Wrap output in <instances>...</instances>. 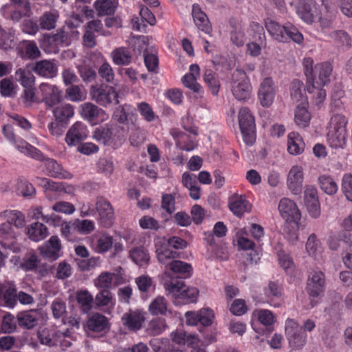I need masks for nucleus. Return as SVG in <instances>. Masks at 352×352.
<instances>
[{
  "label": "nucleus",
  "mask_w": 352,
  "mask_h": 352,
  "mask_svg": "<svg viewBox=\"0 0 352 352\" xmlns=\"http://www.w3.org/2000/svg\"><path fill=\"white\" fill-rule=\"evenodd\" d=\"M297 14L302 21L307 23H312L314 21L311 8L309 4L303 3L299 5L297 8Z\"/></svg>",
  "instance_id": "nucleus-51"
},
{
  "label": "nucleus",
  "mask_w": 352,
  "mask_h": 352,
  "mask_svg": "<svg viewBox=\"0 0 352 352\" xmlns=\"http://www.w3.org/2000/svg\"><path fill=\"white\" fill-rule=\"evenodd\" d=\"M88 135L85 125L80 122L74 124L66 134L65 142L69 146H76L85 140Z\"/></svg>",
  "instance_id": "nucleus-14"
},
{
  "label": "nucleus",
  "mask_w": 352,
  "mask_h": 352,
  "mask_svg": "<svg viewBox=\"0 0 352 352\" xmlns=\"http://www.w3.org/2000/svg\"><path fill=\"white\" fill-rule=\"evenodd\" d=\"M278 263L287 274H292L294 269V263L292 257L283 251L278 252Z\"/></svg>",
  "instance_id": "nucleus-46"
},
{
  "label": "nucleus",
  "mask_w": 352,
  "mask_h": 352,
  "mask_svg": "<svg viewBox=\"0 0 352 352\" xmlns=\"http://www.w3.org/2000/svg\"><path fill=\"white\" fill-rule=\"evenodd\" d=\"M283 39L280 43H289L293 41L297 44H302L304 41L302 34L298 29L290 22L284 23Z\"/></svg>",
  "instance_id": "nucleus-19"
},
{
  "label": "nucleus",
  "mask_w": 352,
  "mask_h": 352,
  "mask_svg": "<svg viewBox=\"0 0 352 352\" xmlns=\"http://www.w3.org/2000/svg\"><path fill=\"white\" fill-rule=\"evenodd\" d=\"M113 63L118 65H128L131 62V55L124 47H118L112 52Z\"/></svg>",
  "instance_id": "nucleus-42"
},
{
  "label": "nucleus",
  "mask_w": 352,
  "mask_h": 352,
  "mask_svg": "<svg viewBox=\"0 0 352 352\" xmlns=\"http://www.w3.org/2000/svg\"><path fill=\"white\" fill-rule=\"evenodd\" d=\"M276 85L271 77L265 78L260 83L258 90V99L262 107H270L276 96Z\"/></svg>",
  "instance_id": "nucleus-8"
},
{
  "label": "nucleus",
  "mask_w": 352,
  "mask_h": 352,
  "mask_svg": "<svg viewBox=\"0 0 352 352\" xmlns=\"http://www.w3.org/2000/svg\"><path fill=\"white\" fill-rule=\"evenodd\" d=\"M76 300L81 305L84 312L87 313L91 309L94 298L88 291H78L76 293Z\"/></svg>",
  "instance_id": "nucleus-40"
},
{
  "label": "nucleus",
  "mask_w": 352,
  "mask_h": 352,
  "mask_svg": "<svg viewBox=\"0 0 352 352\" xmlns=\"http://www.w3.org/2000/svg\"><path fill=\"white\" fill-rule=\"evenodd\" d=\"M16 289L14 287H10L5 289L3 296L6 305L9 307H14L17 300Z\"/></svg>",
  "instance_id": "nucleus-59"
},
{
  "label": "nucleus",
  "mask_w": 352,
  "mask_h": 352,
  "mask_svg": "<svg viewBox=\"0 0 352 352\" xmlns=\"http://www.w3.org/2000/svg\"><path fill=\"white\" fill-rule=\"evenodd\" d=\"M72 274V267L66 261H62L58 263L56 270V278L64 280L69 278Z\"/></svg>",
  "instance_id": "nucleus-63"
},
{
  "label": "nucleus",
  "mask_w": 352,
  "mask_h": 352,
  "mask_svg": "<svg viewBox=\"0 0 352 352\" xmlns=\"http://www.w3.org/2000/svg\"><path fill=\"white\" fill-rule=\"evenodd\" d=\"M192 16L197 28L206 34H210L212 28L206 14L198 3L192 5Z\"/></svg>",
  "instance_id": "nucleus-15"
},
{
  "label": "nucleus",
  "mask_w": 352,
  "mask_h": 352,
  "mask_svg": "<svg viewBox=\"0 0 352 352\" xmlns=\"http://www.w3.org/2000/svg\"><path fill=\"white\" fill-rule=\"evenodd\" d=\"M130 256L136 264L139 265H142V263H146L148 261L147 253L143 249L139 248L130 251Z\"/></svg>",
  "instance_id": "nucleus-60"
},
{
  "label": "nucleus",
  "mask_w": 352,
  "mask_h": 352,
  "mask_svg": "<svg viewBox=\"0 0 352 352\" xmlns=\"http://www.w3.org/2000/svg\"><path fill=\"white\" fill-rule=\"evenodd\" d=\"M0 94L3 97H13L15 95L13 82L10 78H4L0 81Z\"/></svg>",
  "instance_id": "nucleus-54"
},
{
  "label": "nucleus",
  "mask_w": 352,
  "mask_h": 352,
  "mask_svg": "<svg viewBox=\"0 0 352 352\" xmlns=\"http://www.w3.org/2000/svg\"><path fill=\"white\" fill-rule=\"evenodd\" d=\"M168 214L171 215L175 210V198L172 194H164L162 197V205Z\"/></svg>",
  "instance_id": "nucleus-53"
},
{
  "label": "nucleus",
  "mask_w": 352,
  "mask_h": 352,
  "mask_svg": "<svg viewBox=\"0 0 352 352\" xmlns=\"http://www.w3.org/2000/svg\"><path fill=\"white\" fill-rule=\"evenodd\" d=\"M56 16L52 13H46L40 19V25L42 29L52 30L56 26Z\"/></svg>",
  "instance_id": "nucleus-62"
},
{
  "label": "nucleus",
  "mask_w": 352,
  "mask_h": 352,
  "mask_svg": "<svg viewBox=\"0 0 352 352\" xmlns=\"http://www.w3.org/2000/svg\"><path fill=\"white\" fill-rule=\"evenodd\" d=\"M38 263V258L34 254L25 256L21 263V267L25 272L35 271Z\"/></svg>",
  "instance_id": "nucleus-58"
},
{
  "label": "nucleus",
  "mask_w": 352,
  "mask_h": 352,
  "mask_svg": "<svg viewBox=\"0 0 352 352\" xmlns=\"http://www.w3.org/2000/svg\"><path fill=\"white\" fill-rule=\"evenodd\" d=\"M250 203L243 196H237L229 202V209L238 217H241L245 212L251 211Z\"/></svg>",
  "instance_id": "nucleus-23"
},
{
  "label": "nucleus",
  "mask_w": 352,
  "mask_h": 352,
  "mask_svg": "<svg viewBox=\"0 0 352 352\" xmlns=\"http://www.w3.org/2000/svg\"><path fill=\"white\" fill-rule=\"evenodd\" d=\"M305 148V143L301 135L296 132H291L287 135V151L294 155L302 153Z\"/></svg>",
  "instance_id": "nucleus-26"
},
{
  "label": "nucleus",
  "mask_w": 352,
  "mask_h": 352,
  "mask_svg": "<svg viewBox=\"0 0 352 352\" xmlns=\"http://www.w3.org/2000/svg\"><path fill=\"white\" fill-rule=\"evenodd\" d=\"M108 318L104 315L96 313L89 318L87 321V328L93 332H101L109 327Z\"/></svg>",
  "instance_id": "nucleus-24"
},
{
  "label": "nucleus",
  "mask_w": 352,
  "mask_h": 352,
  "mask_svg": "<svg viewBox=\"0 0 352 352\" xmlns=\"http://www.w3.org/2000/svg\"><path fill=\"white\" fill-rule=\"evenodd\" d=\"M290 96L294 101L300 102V103L308 102L305 95V85L303 82L298 79L292 80L290 87Z\"/></svg>",
  "instance_id": "nucleus-31"
},
{
  "label": "nucleus",
  "mask_w": 352,
  "mask_h": 352,
  "mask_svg": "<svg viewBox=\"0 0 352 352\" xmlns=\"http://www.w3.org/2000/svg\"><path fill=\"white\" fill-rule=\"evenodd\" d=\"M302 66L304 74L306 76L307 79V91L309 93H311L313 89L316 87L315 85V77L314 75V72L315 69H314V60L311 57H306L303 58L302 60Z\"/></svg>",
  "instance_id": "nucleus-29"
},
{
  "label": "nucleus",
  "mask_w": 352,
  "mask_h": 352,
  "mask_svg": "<svg viewBox=\"0 0 352 352\" xmlns=\"http://www.w3.org/2000/svg\"><path fill=\"white\" fill-rule=\"evenodd\" d=\"M25 56L29 59H36L41 56L36 43L34 41H29L25 47Z\"/></svg>",
  "instance_id": "nucleus-64"
},
{
  "label": "nucleus",
  "mask_w": 352,
  "mask_h": 352,
  "mask_svg": "<svg viewBox=\"0 0 352 352\" xmlns=\"http://www.w3.org/2000/svg\"><path fill=\"white\" fill-rule=\"evenodd\" d=\"M347 123L348 121L344 116L340 113L334 114L331 118L329 129L347 131L346 129Z\"/></svg>",
  "instance_id": "nucleus-48"
},
{
  "label": "nucleus",
  "mask_w": 352,
  "mask_h": 352,
  "mask_svg": "<svg viewBox=\"0 0 352 352\" xmlns=\"http://www.w3.org/2000/svg\"><path fill=\"white\" fill-rule=\"evenodd\" d=\"M182 82L183 85L192 91L196 94L195 96L196 98H203L204 89L197 82V78L192 74H185L182 78Z\"/></svg>",
  "instance_id": "nucleus-35"
},
{
  "label": "nucleus",
  "mask_w": 352,
  "mask_h": 352,
  "mask_svg": "<svg viewBox=\"0 0 352 352\" xmlns=\"http://www.w3.org/2000/svg\"><path fill=\"white\" fill-rule=\"evenodd\" d=\"M347 131L329 129L327 135L329 146L335 149L344 148L346 145Z\"/></svg>",
  "instance_id": "nucleus-21"
},
{
  "label": "nucleus",
  "mask_w": 352,
  "mask_h": 352,
  "mask_svg": "<svg viewBox=\"0 0 352 352\" xmlns=\"http://www.w3.org/2000/svg\"><path fill=\"white\" fill-rule=\"evenodd\" d=\"M53 114L56 121L68 124L74 114V107L69 104H60L53 109Z\"/></svg>",
  "instance_id": "nucleus-28"
},
{
  "label": "nucleus",
  "mask_w": 352,
  "mask_h": 352,
  "mask_svg": "<svg viewBox=\"0 0 352 352\" xmlns=\"http://www.w3.org/2000/svg\"><path fill=\"white\" fill-rule=\"evenodd\" d=\"M265 27L269 34L278 42H280L283 39V32L284 24L272 20V19L267 18L265 19Z\"/></svg>",
  "instance_id": "nucleus-33"
},
{
  "label": "nucleus",
  "mask_w": 352,
  "mask_h": 352,
  "mask_svg": "<svg viewBox=\"0 0 352 352\" xmlns=\"http://www.w3.org/2000/svg\"><path fill=\"white\" fill-rule=\"evenodd\" d=\"M28 237L34 241H38L46 238L49 233L47 228L42 223L36 222L30 226L27 229Z\"/></svg>",
  "instance_id": "nucleus-30"
},
{
  "label": "nucleus",
  "mask_w": 352,
  "mask_h": 352,
  "mask_svg": "<svg viewBox=\"0 0 352 352\" xmlns=\"http://www.w3.org/2000/svg\"><path fill=\"white\" fill-rule=\"evenodd\" d=\"M318 183L321 190L329 195H335L338 186L334 179L328 175H322L318 177Z\"/></svg>",
  "instance_id": "nucleus-34"
},
{
  "label": "nucleus",
  "mask_w": 352,
  "mask_h": 352,
  "mask_svg": "<svg viewBox=\"0 0 352 352\" xmlns=\"http://www.w3.org/2000/svg\"><path fill=\"white\" fill-rule=\"evenodd\" d=\"M238 120L244 142L249 146L253 145L256 140V131L255 119L250 109L247 107L241 108Z\"/></svg>",
  "instance_id": "nucleus-6"
},
{
  "label": "nucleus",
  "mask_w": 352,
  "mask_h": 352,
  "mask_svg": "<svg viewBox=\"0 0 352 352\" xmlns=\"http://www.w3.org/2000/svg\"><path fill=\"white\" fill-rule=\"evenodd\" d=\"M90 94L91 98L101 105L106 106L113 100L116 101V104L119 103L118 100V94L111 86H92Z\"/></svg>",
  "instance_id": "nucleus-9"
},
{
  "label": "nucleus",
  "mask_w": 352,
  "mask_h": 352,
  "mask_svg": "<svg viewBox=\"0 0 352 352\" xmlns=\"http://www.w3.org/2000/svg\"><path fill=\"white\" fill-rule=\"evenodd\" d=\"M146 313L139 309L131 310L124 313L122 316V324L131 331H138L142 327Z\"/></svg>",
  "instance_id": "nucleus-13"
},
{
  "label": "nucleus",
  "mask_w": 352,
  "mask_h": 352,
  "mask_svg": "<svg viewBox=\"0 0 352 352\" xmlns=\"http://www.w3.org/2000/svg\"><path fill=\"white\" fill-rule=\"evenodd\" d=\"M96 208L101 224L105 228L111 227L113 223L114 211L110 202L102 197H98Z\"/></svg>",
  "instance_id": "nucleus-12"
},
{
  "label": "nucleus",
  "mask_w": 352,
  "mask_h": 352,
  "mask_svg": "<svg viewBox=\"0 0 352 352\" xmlns=\"http://www.w3.org/2000/svg\"><path fill=\"white\" fill-rule=\"evenodd\" d=\"M94 8L98 16L110 15L114 13L116 6L111 0H97Z\"/></svg>",
  "instance_id": "nucleus-41"
},
{
  "label": "nucleus",
  "mask_w": 352,
  "mask_h": 352,
  "mask_svg": "<svg viewBox=\"0 0 352 352\" xmlns=\"http://www.w3.org/2000/svg\"><path fill=\"white\" fill-rule=\"evenodd\" d=\"M230 311L235 316H242L248 311L245 301L243 299H235L231 304Z\"/></svg>",
  "instance_id": "nucleus-56"
},
{
  "label": "nucleus",
  "mask_w": 352,
  "mask_h": 352,
  "mask_svg": "<svg viewBox=\"0 0 352 352\" xmlns=\"http://www.w3.org/2000/svg\"><path fill=\"white\" fill-rule=\"evenodd\" d=\"M100 76L107 82H111L114 79V72L107 63H104L98 69Z\"/></svg>",
  "instance_id": "nucleus-61"
},
{
  "label": "nucleus",
  "mask_w": 352,
  "mask_h": 352,
  "mask_svg": "<svg viewBox=\"0 0 352 352\" xmlns=\"http://www.w3.org/2000/svg\"><path fill=\"white\" fill-rule=\"evenodd\" d=\"M31 70L38 76L52 78L56 74V67L50 60H42L36 62L31 67Z\"/></svg>",
  "instance_id": "nucleus-20"
},
{
  "label": "nucleus",
  "mask_w": 352,
  "mask_h": 352,
  "mask_svg": "<svg viewBox=\"0 0 352 352\" xmlns=\"http://www.w3.org/2000/svg\"><path fill=\"white\" fill-rule=\"evenodd\" d=\"M326 289L325 275L321 271L311 272L307 280L306 292L311 307H316L324 296Z\"/></svg>",
  "instance_id": "nucleus-5"
},
{
  "label": "nucleus",
  "mask_w": 352,
  "mask_h": 352,
  "mask_svg": "<svg viewBox=\"0 0 352 352\" xmlns=\"http://www.w3.org/2000/svg\"><path fill=\"white\" fill-rule=\"evenodd\" d=\"M197 340V338L196 336L191 333H188L184 331H179L173 333V340L176 344L180 345L187 344L192 346L196 342Z\"/></svg>",
  "instance_id": "nucleus-44"
},
{
  "label": "nucleus",
  "mask_w": 352,
  "mask_h": 352,
  "mask_svg": "<svg viewBox=\"0 0 352 352\" xmlns=\"http://www.w3.org/2000/svg\"><path fill=\"white\" fill-rule=\"evenodd\" d=\"M61 99L60 91L57 87H53L49 95L44 98V102L47 107H52L59 103Z\"/></svg>",
  "instance_id": "nucleus-57"
},
{
  "label": "nucleus",
  "mask_w": 352,
  "mask_h": 352,
  "mask_svg": "<svg viewBox=\"0 0 352 352\" xmlns=\"http://www.w3.org/2000/svg\"><path fill=\"white\" fill-rule=\"evenodd\" d=\"M8 222L14 225L16 229H21L25 226V215L18 210H6L3 212Z\"/></svg>",
  "instance_id": "nucleus-36"
},
{
  "label": "nucleus",
  "mask_w": 352,
  "mask_h": 352,
  "mask_svg": "<svg viewBox=\"0 0 352 352\" xmlns=\"http://www.w3.org/2000/svg\"><path fill=\"white\" fill-rule=\"evenodd\" d=\"M304 204L312 218L317 219L320 216V204L318 190L314 186L306 187L304 191Z\"/></svg>",
  "instance_id": "nucleus-10"
},
{
  "label": "nucleus",
  "mask_w": 352,
  "mask_h": 352,
  "mask_svg": "<svg viewBox=\"0 0 352 352\" xmlns=\"http://www.w3.org/2000/svg\"><path fill=\"white\" fill-rule=\"evenodd\" d=\"M165 289L174 298L175 305H183L197 302L199 291L195 287H186L184 280L170 279L165 284Z\"/></svg>",
  "instance_id": "nucleus-2"
},
{
  "label": "nucleus",
  "mask_w": 352,
  "mask_h": 352,
  "mask_svg": "<svg viewBox=\"0 0 352 352\" xmlns=\"http://www.w3.org/2000/svg\"><path fill=\"white\" fill-rule=\"evenodd\" d=\"M285 332L289 345L292 349H301L306 344L307 335L294 319L287 318L286 320Z\"/></svg>",
  "instance_id": "nucleus-7"
},
{
  "label": "nucleus",
  "mask_w": 352,
  "mask_h": 352,
  "mask_svg": "<svg viewBox=\"0 0 352 352\" xmlns=\"http://www.w3.org/2000/svg\"><path fill=\"white\" fill-rule=\"evenodd\" d=\"M283 294V287L278 282L271 280L268 283L267 288L265 289V294L268 297L279 298Z\"/></svg>",
  "instance_id": "nucleus-55"
},
{
  "label": "nucleus",
  "mask_w": 352,
  "mask_h": 352,
  "mask_svg": "<svg viewBox=\"0 0 352 352\" xmlns=\"http://www.w3.org/2000/svg\"><path fill=\"white\" fill-rule=\"evenodd\" d=\"M155 253L160 263L168 266L173 274H178L175 279L184 280L192 275L193 268L191 264L179 260H173L180 258V253L167 248H157L155 250ZM171 279H175V278Z\"/></svg>",
  "instance_id": "nucleus-1"
},
{
  "label": "nucleus",
  "mask_w": 352,
  "mask_h": 352,
  "mask_svg": "<svg viewBox=\"0 0 352 352\" xmlns=\"http://www.w3.org/2000/svg\"><path fill=\"white\" fill-rule=\"evenodd\" d=\"M33 310L30 311L20 312L16 316L19 325L26 329H32L36 326L38 319L34 317L32 313Z\"/></svg>",
  "instance_id": "nucleus-37"
},
{
  "label": "nucleus",
  "mask_w": 352,
  "mask_h": 352,
  "mask_svg": "<svg viewBox=\"0 0 352 352\" xmlns=\"http://www.w3.org/2000/svg\"><path fill=\"white\" fill-rule=\"evenodd\" d=\"M102 112L100 108L91 102H85L80 105V113L89 122L97 120Z\"/></svg>",
  "instance_id": "nucleus-32"
},
{
  "label": "nucleus",
  "mask_w": 352,
  "mask_h": 352,
  "mask_svg": "<svg viewBox=\"0 0 352 352\" xmlns=\"http://www.w3.org/2000/svg\"><path fill=\"white\" fill-rule=\"evenodd\" d=\"M253 316L265 327L267 333H271L273 331V324L276 320V316L272 311L265 309H256L253 312Z\"/></svg>",
  "instance_id": "nucleus-25"
},
{
  "label": "nucleus",
  "mask_w": 352,
  "mask_h": 352,
  "mask_svg": "<svg viewBox=\"0 0 352 352\" xmlns=\"http://www.w3.org/2000/svg\"><path fill=\"white\" fill-rule=\"evenodd\" d=\"M231 91L234 98L239 101L247 102L252 95V87L246 72L236 68L232 74Z\"/></svg>",
  "instance_id": "nucleus-4"
},
{
  "label": "nucleus",
  "mask_w": 352,
  "mask_h": 352,
  "mask_svg": "<svg viewBox=\"0 0 352 352\" xmlns=\"http://www.w3.org/2000/svg\"><path fill=\"white\" fill-rule=\"evenodd\" d=\"M18 149L21 153L35 160L45 161L49 176L59 179L71 178V174L67 171H63L61 166L58 164L56 160L51 158L45 159L43 153L32 145L25 143V145H19Z\"/></svg>",
  "instance_id": "nucleus-3"
},
{
  "label": "nucleus",
  "mask_w": 352,
  "mask_h": 352,
  "mask_svg": "<svg viewBox=\"0 0 352 352\" xmlns=\"http://www.w3.org/2000/svg\"><path fill=\"white\" fill-rule=\"evenodd\" d=\"M303 174L298 166H293L287 176L288 188L294 195H299L302 191Z\"/></svg>",
  "instance_id": "nucleus-16"
},
{
  "label": "nucleus",
  "mask_w": 352,
  "mask_h": 352,
  "mask_svg": "<svg viewBox=\"0 0 352 352\" xmlns=\"http://www.w3.org/2000/svg\"><path fill=\"white\" fill-rule=\"evenodd\" d=\"M280 215L287 221L298 223L301 218V214L296 203L288 198H283L278 204Z\"/></svg>",
  "instance_id": "nucleus-11"
},
{
  "label": "nucleus",
  "mask_w": 352,
  "mask_h": 352,
  "mask_svg": "<svg viewBox=\"0 0 352 352\" xmlns=\"http://www.w3.org/2000/svg\"><path fill=\"white\" fill-rule=\"evenodd\" d=\"M15 76L24 88L34 87L35 78L30 70L19 68L15 72Z\"/></svg>",
  "instance_id": "nucleus-39"
},
{
  "label": "nucleus",
  "mask_w": 352,
  "mask_h": 352,
  "mask_svg": "<svg viewBox=\"0 0 352 352\" xmlns=\"http://www.w3.org/2000/svg\"><path fill=\"white\" fill-rule=\"evenodd\" d=\"M308 102H303L297 105L294 112V122L302 129L307 127L310 124L311 115L308 110Z\"/></svg>",
  "instance_id": "nucleus-17"
},
{
  "label": "nucleus",
  "mask_w": 352,
  "mask_h": 352,
  "mask_svg": "<svg viewBox=\"0 0 352 352\" xmlns=\"http://www.w3.org/2000/svg\"><path fill=\"white\" fill-rule=\"evenodd\" d=\"M16 329L15 318L11 314H6L2 320L1 330L5 333H12Z\"/></svg>",
  "instance_id": "nucleus-50"
},
{
  "label": "nucleus",
  "mask_w": 352,
  "mask_h": 352,
  "mask_svg": "<svg viewBox=\"0 0 352 352\" xmlns=\"http://www.w3.org/2000/svg\"><path fill=\"white\" fill-rule=\"evenodd\" d=\"M315 72L318 73V80L315 81L318 87H324L330 82V76L333 67L329 62L317 64L314 67Z\"/></svg>",
  "instance_id": "nucleus-27"
},
{
  "label": "nucleus",
  "mask_w": 352,
  "mask_h": 352,
  "mask_svg": "<svg viewBox=\"0 0 352 352\" xmlns=\"http://www.w3.org/2000/svg\"><path fill=\"white\" fill-rule=\"evenodd\" d=\"M112 135V129L108 126H100L95 129L94 138L103 144H107L111 140Z\"/></svg>",
  "instance_id": "nucleus-43"
},
{
  "label": "nucleus",
  "mask_w": 352,
  "mask_h": 352,
  "mask_svg": "<svg viewBox=\"0 0 352 352\" xmlns=\"http://www.w3.org/2000/svg\"><path fill=\"white\" fill-rule=\"evenodd\" d=\"M215 315L214 311L209 307H204L199 310V320L200 327H211Z\"/></svg>",
  "instance_id": "nucleus-45"
},
{
  "label": "nucleus",
  "mask_w": 352,
  "mask_h": 352,
  "mask_svg": "<svg viewBox=\"0 0 352 352\" xmlns=\"http://www.w3.org/2000/svg\"><path fill=\"white\" fill-rule=\"evenodd\" d=\"M341 188L346 198L352 202V175L346 173L342 179Z\"/></svg>",
  "instance_id": "nucleus-52"
},
{
  "label": "nucleus",
  "mask_w": 352,
  "mask_h": 352,
  "mask_svg": "<svg viewBox=\"0 0 352 352\" xmlns=\"http://www.w3.org/2000/svg\"><path fill=\"white\" fill-rule=\"evenodd\" d=\"M19 235V232L15 231L14 228L6 221L0 224V239L6 241H13Z\"/></svg>",
  "instance_id": "nucleus-47"
},
{
  "label": "nucleus",
  "mask_w": 352,
  "mask_h": 352,
  "mask_svg": "<svg viewBox=\"0 0 352 352\" xmlns=\"http://www.w3.org/2000/svg\"><path fill=\"white\" fill-rule=\"evenodd\" d=\"M115 274L102 272L95 281V285L100 289H109L111 287L112 277L116 276Z\"/></svg>",
  "instance_id": "nucleus-49"
},
{
  "label": "nucleus",
  "mask_w": 352,
  "mask_h": 352,
  "mask_svg": "<svg viewBox=\"0 0 352 352\" xmlns=\"http://www.w3.org/2000/svg\"><path fill=\"white\" fill-rule=\"evenodd\" d=\"M228 23L232 43L237 47L243 46L245 43V34L242 25L234 18H230Z\"/></svg>",
  "instance_id": "nucleus-18"
},
{
  "label": "nucleus",
  "mask_w": 352,
  "mask_h": 352,
  "mask_svg": "<svg viewBox=\"0 0 352 352\" xmlns=\"http://www.w3.org/2000/svg\"><path fill=\"white\" fill-rule=\"evenodd\" d=\"M204 80L208 85L211 94L217 96L220 89V82L217 75L211 69H206L204 74Z\"/></svg>",
  "instance_id": "nucleus-38"
},
{
  "label": "nucleus",
  "mask_w": 352,
  "mask_h": 352,
  "mask_svg": "<svg viewBox=\"0 0 352 352\" xmlns=\"http://www.w3.org/2000/svg\"><path fill=\"white\" fill-rule=\"evenodd\" d=\"M188 246V243L186 240L177 236H173L166 239V237H163L162 239H156L155 238V248H167L168 249L169 247L173 248L175 250H184Z\"/></svg>",
  "instance_id": "nucleus-22"
}]
</instances>
